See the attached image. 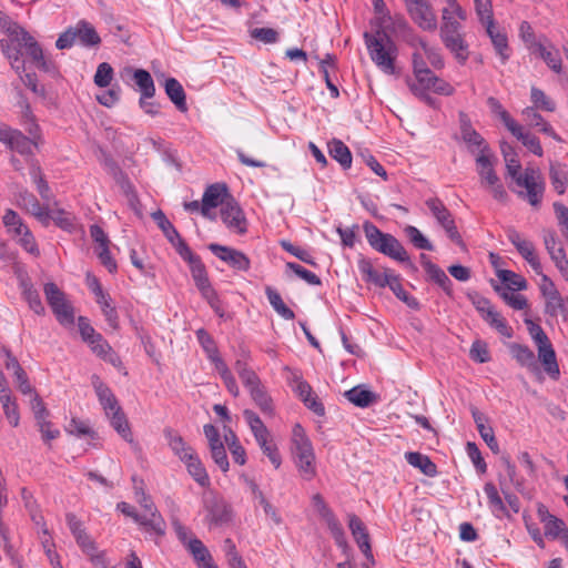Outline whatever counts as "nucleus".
I'll return each mask as SVG.
<instances>
[{"instance_id": "nucleus-8", "label": "nucleus", "mask_w": 568, "mask_h": 568, "mask_svg": "<svg viewBox=\"0 0 568 568\" xmlns=\"http://www.w3.org/2000/svg\"><path fill=\"white\" fill-rule=\"evenodd\" d=\"M203 506L206 511L205 520L211 526L225 525L232 518V509L230 505L222 497H219L213 493L204 495Z\"/></svg>"}, {"instance_id": "nucleus-23", "label": "nucleus", "mask_w": 568, "mask_h": 568, "mask_svg": "<svg viewBox=\"0 0 568 568\" xmlns=\"http://www.w3.org/2000/svg\"><path fill=\"white\" fill-rule=\"evenodd\" d=\"M538 357L544 366L545 372L552 379H558L560 375L559 366L556 359L555 351L550 342H546L537 346Z\"/></svg>"}, {"instance_id": "nucleus-53", "label": "nucleus", "mask_w": 568, "mask_h": 568, "mask_svg": "<svg viewBox=\"0 0 568 568\" xmlns=\"http://www.w3.org/2000/svg\"><path fill=\"white\" fill-rule=\"evenodd\" d=\"M405 235L408 237L409 242L418 250L433 251L434 246L430 241L416 227L413 225H407L404 229Z\"/></svg>"}, {"instance_id": "nucleus-7", "label": "nucleus", "mask_w": 568, "mask_h": 568, "mask_svg": "<svg viewBox=\"0 0 568 568\" xmlns=\"http://www.w3.org/2000/svg\"><path fill=\"white\" fill-rule=\"evenodd\" d=\"M43 292L57 321L63 326H72L74 308L67 300L65 294L52 282L44 284Z\"/></svg>"}, {"instance_id": "nucleus-60", "label": "nucleus", "mask_w": 568, "mask_h": 568, "mask_svg": "<svg viewBox=\"0 0 568 568\" xmlns=\"http://www.w3.org/2000/svg\"><path fill=\"white\" fill-rule=\"evenodd\" d=\"M112 79L113 68L106 62L100 63L94 74V84L99 88H106L110 85Z\"/></svg>"}, {"instance_id": "nucleus-58", "label": "nucleus", "mask_w": 568, "mask_h": 568, "mask_svg": "<svg viewBox=\"0 0 568 568\" xmlns=\"http://www.w3.org/2000/svg\"><path fill=\"white\" fill-rule=\"evenodd\" d=\"M545 535L552 539H560L561 536L568 530L562 519L552 516L544 524Z\"/></svg>"}, {"instance_id": "nucleus-38", "label": "nucleus", "mask_w": 568, "mask_h": 568, "mask_svg": "<svg viewBox=\"0 0 568 568\" xmlns=\"http://www.w3.org/2000/svg\"><path fill=\"white\" fill-rule=\"evenodd\" d=\"M484 491L488 499V507L491 513L496 517H501L507 515V508L505 503L503 501L496 486L493 483H486L484 486Z\"/></svg>"}, {"instance_id": "nucleus-20", "label": "nucleus", "mask_w": 568, "mask_h": 568, "mask_svg": "<svg viewBox=\"0 0 568 568\" xmlns=\"http://www.w3.org/2000/svg\"><path fill=\"white\" fill-rule=\"evenodd\" d=\"M495 162L496 158L493 153L476 155L477 173L480 178L481 184L490 185L499 182V178L494 169Z\"/></svg>"}, {"instance_id": "nucleus-47", "label": "nucleus", "mask_w": 568, "mask_h": 568, "mask_svg": "<svg viewBox=\"0 0 568 568\" xmlns=\"http://www.w3.org/2000/svg\"><path fill=\"white\" fill-rule=\"evenodd\" d=\"M500 148L506 162L507 174L514 180L518 175L523 174L521 164L517 159L516 152L510 145L503 143Z\"/></svg>"}, {"instance_id": "nucleus-36", "label": "nucleus", "mask_w": 568, "mask_h": 568, "mask_svg": "<svg viewBox=\"0 0 568 568\" xmlns=\"http://www.w3.org/2000/svg\"><path fill=\"white\" fill-rule=\"evenodd\" d=\"M426 205L432 212L433 216L436 219L437 223L444 230L455 222L452 216V213L448 211V209L444 205V203L436 197L428 199L426 201Z\"/></svg>"}, {"instance_id": "nucleus-62", "label": "nucleus", "mask_w": 568, "mask_h": 568, "mask_svg": "<svg viewBox=\"0 0 568 568\" xmlns=\"http://www.w3.org/2000/svg\"><path fill=\"white\" fill-rule=\"evenodd\" d=\"M286 267L310 285H321V278L313 272L306 270L302 265L293 262L286 263Z\"/></svg>"}, {"instance_id": "nucleus-22", "label": "nucleus", "mask_w": 568, "mask_h": 568, "mask_svg": "<svg viewBox=\"0 0 568 568\" xmlns=\"http://www.w3.org/2000/svg\"><path fill=\"white\" fill-rule=\"evenodd\" d=\"M20 204L40 222L48 224L50 221V211L47 206L41 205L38 199L27 191L20 193Z\"/></svg>"}, {"instance_id": "nucleus-19", "label": "nucleus", "mask_w": 568, "mask_h": 568, "mask_svg": "<svg viewBox=\"0 0 568 568\" xmlns=\"http://www.w3.org/2000/svg\"><path fill=\"white\" fill-rule=\"evenodd\" d=\"M358 270L365 282L372 283L377 287H386L392 274L394 273L389 268H386L384 273H381L373 267L369 260L365 258L358 262Z\"/></svg>"}, {"instance_id": "nucleus-64", "label": "nucleus", "mask_w": 568, "mask_h": 568, "mask_svg": "<svg viewBox=\"0 0 568 568\" xmlns=\"http://www.w3.org/2000/svg\"><path fill=\"white\" fill-rule=\"evenodd\" d=\"M187 546L195 560L204 562V568H206V565L210 564L211 555L203 542L200 539L194 538L189 541Z\"/></svg>"}, {"instance_id": "nucleus-56", "label": "nucleus", "mask_w": 568, "mask_h": 568, "mask_svg": "<svg viewBox=\"0 0 568 568\" xmlns=\"http://www.w3.org/2000/svg\"><path fill=\"white\" fill-rule=\"evenodd\" d=\"M530 99L536 109L548 112H554L556 110V103L550 98H548L542 90L538 88H531Z\"/></svg>"}, {"instance_id": "nucleus-6", "label": "nucleus", "mask_w": 568, "mask_h": 568, "mask_svg": "<svg viewBox=\"0 0 568 568\" xmlns=\"http://www.w3.org/2000/svg\"><path fill=\"white\" fill-rule=\"evenodd\" d=\"M136 501L143 509V514L136 517V523L143 526L148 531L161 537L165 534L166 524L154 506L150 496L142 488H135Z\"/></svg>"}, {"instance_id": "nucleus-17", "label": "nucleus", "mask_w": 568, "mask_h": 568, "mask_svg": "<svg viewBox=\"0 0 568 568\" xmlns=\"http://www.w3.org/2000/svg\"><path fill=\"white\" fill-rule=\"evenodd\" d=\"M2 354L6 357L4 366L8 371L13 373L19 390L24 395L33 393V387L29 383L28 375L21 367L18 359L8 348H3Z\"/></svg>"}, {"instance_id": "nucleus-51", "label": "nucleus", "mask_w": 568, "mask_h": 568, "mask_svg": "<svg viewBox=\"0 0 568 568\" xmlns=\"http://www.w3.org/2000/svg\"><path fill=\"white\" fill-rule=\"evenodd\" d=\"M0 402L2 404L3 413L10 425L17 427L20 422V414L17 402L9 394H1Z\"/></svg>"}, {"instance_id": "nucleus-2", "label": "nucleus", "mask_w": 568, "mask_h": 568, "mask_svg": "<svg viewBox=\"0 0 568 568\" xmlns=\"http://www.w3.org/2000/svg\"><path fill=\"white\" fill-rule=\"evenodd\" d=\"M365 44L372 61L385 73L395 72L397 47L387 33H364Z\"/></svg>"}, {"instance_id": "nucleus-25", "label": "nucleus", "mask_w": 568, "mask_h": 568, "mask_svg": "<svg viewBox=\"0 0 568 568\" xmlns=\"http://www.w3.org/2000/svg\"><path fill=\"white\" fill-rule=\"evenodd\" d=\"M78 545L81 549L90 556L93 565L99 568H106V559L103 551H98L94 541L87 535L85 531L79 532L74 536Z\"/></svg>"}, {"instance_id": "nucleus-41", "label": "nucleus", "mask_w": 568, "mask_h": 568, "mask_svg": "<svg viewBox=\"0 0 568 568\" xmlns=\"http://www.w3.org/2000/svg\"><path fill=\"white\" fill-rule=\"evenodd\" d=\"M511 356L527 368L536 367V358L534 352L525 345L514 343L509 346Z\"/></svg>"}, {"instance_id": "nucleus-32", "label": "nucleus", "mask_w": 568, "mask_h": 568, "mask_svg": "<svg viewBox=\"0 0 568 568\" xmlns=\"http://www.w3.org/2000/svg\"><path fill=\"white\" fill-rule=\"evenodd\" d=\"M549 179L554 190L559 195L564 194L568 185L567 166L559 162H551L549 165Z\"/></svg>"}, {"instance_id": "nucleus-59", "label": "nucleus", "mask_w": 568, "mask_h": 568, "mask_svg": "<svg viewBox=\"0 0 568 568\" xmlns=\"http://www.w3.org/2000/svg\"><path fill=\"white\" fill-rule=\"evenodd\" d=\"M507 237L511 242V244L515 245V247L517 248L521 256L528 255L529 252L535 250L532 243L530 241L523 239L519 232H517L515 229H509L507 231Z\"/></svg>"}, {"instance_id": "nucleus-43", "label": "nucleus", "mask_w": 568, "mask_h": 568, "mask_svg": "<svg viewBox=\"0 0 568 568\" xmlns=\"http://www.w3.org/2000/svg\"><path fill=\"white\" fill-rule=\"evenodd\" d=\"M265 293L270 304L281 317H283L284 320H293L295 317L294 312L285 305L277 291H275L271 286H267L265 288Z\"/></svg>"}, {"instance_id": "nucleus-35", "label": "nucleus", "mask_w": 568, "mask_h": 568, "mask_svg": "<svg viewBox=\"0 0 568 568\" xmlns=\"http://www.w3.org/2000/svg\"><path fill=\"white\" fill-rule=\"evenodd\" d=\"M106 417L109 418L111 426L125 442L130 444L133 443V436L128 418L121 407L111 412V415Z\"/></svg>"}, {"instance_id": "nucleus-61", "label": "nucleus", "mask_w": 568, "mask_h": 568, "mask_svg": "<svg viewBox=\"0 0 568 568\" xmlns=\"http://www.w3.org/2000/svg\"><path fill=\"white\" fill-rule=\"evenodd\" d=\"M30 174H31L33 182L37 184V190H38L40 196L45 201H50L51 191H50V187H49L47 181L44 180V178L41 173L40 168L38 165H32V168L30 170Z\"/></svg>"}, {"instance_id": "nucleus-9", "label": "nucleus", "mask_w": 568, "mask_h": 568, "mask_svg": "<svg viewBox=\"0 0 568 568\" xmlns=\"http://www.w3.org/2000/svg\"><path fill=\"white\" fill-rule=\"evenodd\" d=\"M459 128L462 140L466 143L470 153L485 154L491 153L485 139L473 128L469 116L465 112H459Z\"/></svg>"}, {"instance_id": "nucleus-39", "label": "nucleus", "mask_w": 568, "mask_h": 568, "mask_svg": "<svg viewBox=\"0 0 568 568\" xmlns=\"http://www.w3.org/2000/svg\"><path fill=\"white\" fill-rule=\"evenodd\" d=\"M329 155L336 160L343 169H349L352 165V153L347 145L339 140H333L328 143Z\"/></svg>"}, {"instance_id": "nucleus-1", "label": "nucleus", "mask_w": 568, "mask_h": 568, "mask_svg": "<svg viewBox=\"0 0 568 568\" xmlns=\"http://www.w3.org/2000/svg\"><path fill=\"white\" fill-rule=\"evenodd\" d=\"M7 37L0 40V48L6 58L10 61L11 67L17 73L24 71V61L21 59L22 51L29 57L39 54V43L37 40L19 23L6 21L1 23Z\"/></svg>"}, {"instance_id": "nucleus-10", "label": "nucleus", "mask_w": 568, "mask_h": 568, "mask_svg": "<svg viewBox=\"0 0 568 568\" xmlns=\"http://www.w3.org/2000/svg\"><path fill=\"white\" fill-rule=\"evenodd\" d=\"M413 21L425 31H434L437 28V18L428 0L414 1L406 4Z\"/></svg>"}, {"instance_id": "nucleus-52", "label": "nucleus", "mask_w": 568, "mask_h": 568, "mask_svg": "<svg viewBox=\"0 0 568 568\" xmlns=\"http://www.w3.org/2000/svg\"><path fill=\"white\" fill-rule=\"evenodd\" d=\"M486 321L491 327H494L500 335L510 338L513 336V329L507 324L506 320L496 311L493 310L488 314L484 315Z\"/></svg>"}, {"instance_id": "nucleus-33", "label": "nucleus", "mask_w": 568, "mask_h": 568, "mask_svg": "<svg viewBox=\"0 0 568 568\" xmlns=\"http://www.w3.org/2000/svg\"><path fill=\"white\" fill-rule=\"evenodd\" d=\"M243 416L257 444H264V439L270 438V432L258 415L251 409H245Z\"/></svg>"}, {"instance_id": "nucleus-3", "label": "nucleus", "mask_w": 568, "mask_h": 568, "mask_svg": "<svg viewBox=\"0 0 568 568\" xmlns=\"http://www.w3.org/2000/svg\"><path fill=\"white\" fill-rule=\"evenodd\" d=\"M364 232L368 244L377 252L414 268V263L403 244L392 234L383 233L371 222L364 223Z\"/></svg>"}, {"instance_id": "nucleus-28", "label": "nucleus", "mask_w": 568, "mask_h": 568, "mask_svg": "<svg viewBox=\"0 0 568 568\" xmlns=\"http://www.w3.org/2000/svg\"><path fill=\"white\" fill-rule=\"evenodd\" d=\"M405 459L410 466L419 469L428 477H435L438 474L436 464L427 455L418 452H407L405 453Z\"/></svg>"}, {"instance_id": "nucleus-13", "label": "nucleus", "mask_w": 568, "mask_h": 568, "mask_svg": "<svg viewBox=\"0 0 568 568\" xmlns=\"http://www.w3.org/2000/svg\"><path fill=\"white\" fill-rule=\"evenodd\" d=\"M227 195V187L224 183H214L209 185L202 196L201 201V214L210 220H214L215 215L212 214V210L219 205L221 207L225 203L223 196Z\"/></svg>"}, {"instance_id": "nucleus-21", "label": "nucleus", "mask_w": 568, "mask_h": 568, "mask_svg": "<svg viewBox=\"0 0 568 568\" xmlns=\"http://www.w3.org/2000/svg\"><path fill=\"white\" fill-rule=\"evenodd\" d=\"M92 386L106 416H110L111 412L121 407L112 390L100 379L99 376H92Z\"/></svg>"}, {"instance_id": "nucleus-29", "label": "nucleus", "mask_w": 568, "mask_h": 568, "mask_svg": "<svg viewBox=\"0 0 568 568\" xmlns=\"http://www.w3.org/2000/svg\"><path fill=\"white\" fill-rule=\"evenodd\" d=\"M164 90L169 99L181 112L187 111L186 97L182 84L174 78L165 80Z\"/></svg>"}, {"instance_id": "nucleus-48", "label": "nucleus", "mask_w": 568, "mask_h": 568, "mask_svg": "<svg viewBox=\"0 0 568 568\" xmlns=\"http://www.w3.org/2000/svg\"><path fill=\"white\" fill-rule=\"evenodd\" d=\"M133 79L141 91V98H152L154 95V82L148 71L143 69L135 70L133 73Z\"/></svg>"}, {"instance_id": "nucleus-63", "label": "nucleus", "mask_w": 568, "mask_h": 568, "mask_svg": "<svg viewBox=\"0 0 568 568\" xmlns=\"http://www.w3.org/2000/svg\"><path fill=\"white\" fill-rule=\"evenodd\" d=\"M211 457L223 473L230 468L227 455L223 443L210 446Z\"/></svg>"}, {"instance_id": "nucleus-16", "label": "nucleus", "mask_w": 568, "mask_h": 568, "mask_svg": "<svg viewBox=\"0 0 568 568\" xmlns=\"http://www.w3.org/2000/svg\"><path fill=\"white\" fill-rule=\"evenodd\" d=\"M440 38L445 47L454 54L458 63L465 64L469 58V50L460 30L454 33L440 34Z\"/></svg>"}, {"instance_id": "nucleus-49", "label": "nucleus", "mask_w": 568, "mask_h": 568, "mask_svg": "<svg viewBox=\"0 0 568 568\" xmlns=\"http://www.w3.org/2000/svg\"><path fill=\"white\" fill-rule=\"evenodd\" d=\"M151 216L170 243L179 239L180 233L169 221L163 211L158 210L153 212Z\"/></svg>"}, {"instance_id": "nucleus-15", "label": "nucleus", "mask_w": 568, "mask_h": 568, "mask_svg": "<svg viewBox=\"0 0 568 568\" xmlns=\"http://www.w3.org/2000/svg\"><path fill=\"white\" fill-rule=\"evenodd\" d=\"M0 141L20 154L32 153V141L18 130L7 126L0 128Z\"/></svg>"}, {"instance_id": "nucleus-4", "label": "nucleus", "mask_w": 568, "mask_h": 568, "mask_svg": "<svg viewBox=\"0 0 568 568\" xmlns=\"http://www.w3.org/2000/svg\"><path fill=\"white\" fill-rule=\"evenodd\" d=\"M292 453L302 477L311 480L316 474L315 454L310 438L300 424H295L292 430Z\"/></svg>"}, {"instance_id": "nucleus-46", "label": "nucleus", "mask_w": 568, "mask_h": 568, "mask_svg": "<svg viewBox=\"0 0 568 568\" xmlns=\"http://www.w3.org/2000/svg\"><path fill=\"white\" fill-rule=\"evenodd\" d=\"M515 126L516 129L514 131H510L511 134L516 136L518 140H520L530 152L538 156H541L542 148L540 145L539 139L529 132H524L523 126L519 125L517 122Z\"/></svg>"}, {"instance_id": "nucleus-44", "label": "nucleus", "mask_w": 568, "mask_h": 568, "mask_svg": "<svg viewBox=\"0 0 568 568\" xmlns=\"http://www.w3.org/2000/svg\"><path fill=\"white\" fill-rule=\"evenodd\" d=\"M95 302L99 304L109 326L113 329H118L119 328V316H118L115 307L112 304V300H111L110 295L105 293V294L97 297Z\"/></svg>"}, {"instance_id": "nucleus-37", "label": "nucleus", "mask_w": 568, "mask_h": 568, "mask_svg": "<svg viewBox=\"0 0 568 568\" xmlns=\"http://www.w3.org/2000/svg\"><path fill=\"white\" fill-rule=\"evenodd\" d=\"M409 43L413 47L418 45L434 68L440 69L444 67V61L438 48L429 45L424 39L414 34L410 37Z\"/></svg>"}, {"instance_id": "nucleus-34", "label": "nucleus", "mask_w": 568, "mask_h": 568, "mask_svg": "<svg viewBox=\"0 0 568 568\" xmlns=\"http://www.w3.org/2000/svg\"><path fill=\"white\" fill-rule=\"evenodd\" d=\"M183 463L185 464L189 474L199 485H201L202 487H206L210 485L209 475L195 453L189 455V457L184 459Z\"/></svg>"}, {"instance_id": "nucleus-26", "label": "nucleus", "mask_w": 568, "mask_h": 568, "mask_svg": "<svg viewBox=\"0 0 568 568\" xmlns=\"http://www.w3.org/2000/svg\"><path fill=\"white\" fill-rule=\"evenodd\" d=\"M486 27V32L489 36L496 53L499 55L501 63H506L509 59L508 40L504 32L496 28L494 21H489Z\"/></svg>"}, {"instance_id": "nucleus-54", "label": "nucleus", "mask_w": 568, "mask_h": 568, "mask_svg": "<svg viewBox=\"0 0 568 568\" xmlns=\"http://www.w3.org/2000/svg\"><path fill=\"white\" fill-rule=\"evenodd\" d=\"M428 277L440 286L447 294L452 293V281L446 273L436 264H427L425 270Z\"/></svg>"}, {"instance_id": "nucleus-50", "label": "nucleus", "mask_w": 568, "mask_h": 568, "mask_svg": "<svg viewBox=\"0 0 568 568\" xmlns=\"http://www.w3.org/2000/svg\"><path fill=\"white\" fill-rule=\"evenodd\" d=\"M497 276L510 291H523L527 288L526 280L513 271L498 270Z\"/></svg>"}, {"instance_id": "nucleus-42", "label": "nucleus", "mask_w": 568, "mask_h": 568, "mask_svg": "<svg viewBox=\"0 0 568 568\" xmlns=\"http://www.w3.org/2000/svg\"><path fill=\"white\" fill-rule=\"evenodd\" d=\"M345 397L358 407H367L376 399V395L373 392L361 386L347 390Z\"/></svg>"}, {"instance_id": "nucleus-30", "label": "nucleus", "mask_w": 568, "mask_h": 568, "mask_svg": "<svg viewBox=\"0 0 568 568\" xmlns=\"http://www.w3.org/2000/svg\"><path fill=\"white\" fill-rule=\"evenodd\" d=\"M210 362L213 364L214 368L216 369V372L223 379L224 385H225L226 389L229 390V393L231 395H233L234 397H237L240 395L239 385H237L234 376L232 375L230 368L227 367L226 363L224 362V359L219 354L215 357H213L212 359H210Z\"/></svg>"}, {"instance_id": "nucleus-57", "label": "nucleus", "mask_w": 568, "mask_h": 568, "mask_svg": "<svg viewBox=\"0 0 568 568\" xmlns=\"http://www.w3.org/2000/svg\"><path fill=\"white\" fill-rule=\"evenodd\" d=\"M195 334L209 361L220 354L214 339L204 328L197 329Z\"/></svg>"}, {"instance_id": "nucleus-18", "label": "nucleus", "mask_w": 568, "mask_h": 568, "mask_svg": "<svg viewBox=\"0 0 568 568\" xmlns=\"http://www.w3.org/2000/svg\"><path fill=\"white\" fill-rule=\"evenodd\" d=\"M348 526L364 556L374 562L369 537L363 521L356 515H351Z\"/></svg>"}, {"instance_id": "nucleus-11", "label": "nucleus", "mask_w": 568, "mask_h": 568, "mask_svg": "<svg viewBox=\"0 0 568 568\" xmlns=\"http://www.w3.org/2000/svg\"><path fill=\"white\" fill-rule=\"evenodd\" d=\"M221 219L226 227L237 234H244L247 231V221L244 212L234 199L225 201L220 211Z\"/></svg>"}, {"instance_id": "nucleus-55", "label": "nucleus", "mask_w": 568, "mask_h": 568, "mask_svg": "<svg viewBox=\"0 0 568 568\" xmlns=\"http://www.w3.org/2000/svg\"><path fill=\"white\" fill-rule=\"evenodd\" d=\"M487 105L489 106L493 113L497 114L500 118V120L509 131H514L516 129V121L503 108L501 103L496 98L489 97L487 99Z\"/></svg>"}, {"instance_id": "nucleus-31", "label": "nucleus", "mask_w": 568, "mask_h": 568, "mask_svg": "<svg viewBox=\"0 0 568 568\" xmlns=\"http://www.w3.org/2000/svg\"><path fill=\"white\" fill-rule=\"evenodd\" d=\"M74 27L77 40L83 47H95L101 43V38L94 27L85 20H80Z\"/></svg>"}, {"instance_id": "nucleus-27", "label": "nucleus", "mask_w": 568, "mask_h": 568, "mask_svg": "<svg viewBox=\"0 0 568 568\" xmlns=\"http://www.w3.org/2000/svg\"><path fill=\"white\" fill-rule=\"evenodd\" d=\"M534 53L538 54L540 59L556 73H560L562 69V60L560 53L551 44L545 45L542 43L534 44Z\"/></svg>"}, {"instance_id": "nucleus-12", "label": "nucleus", "mask_w": 568, "mask_h": 568, "mask_svg": "<svg viewBox=\"0 0 568 568\" xmlns=\"http://www.w3.org/2000/svg\"><path fill=\"white\" fill-rule=\"evenodd\" d=\"M209 250L221 261L237 271L246 272L250 270V258L241 251L230 246H224L216 243H211Z\"/></svg>"}, {"instance_id": "nucleus-45", "label": "nucleus", "mask_w": 568, "mask_h": 568, "mask_svg": "<svg viewBox=\"0 0 568 568\" xmlns=\"http://www.w3.org/2000/svg\"><path fill=\"white\" fill-rule=\"evenodd\" d=\"M252 400L260 408V410L265 415H272L274 412L273 402L268 396L265 387L261 384L257 387L251 389L250 392Z\"/></svg>"}, {"instance_id": "nucleus-40", "label": "nucleus", "mask_w": 568, "mask_h": 568, "mask_svg": "<svg viewBox=\"0 0 568 568\" xmlns=\"http://www.w3.org/2000/svg\"><path fill=\"white\" fill-rule=\"evenodd\" d=\"M224 439L234 462L239 465H244L246 463L245 449L240 444L237 436L231 428L225 429Z\"/></svg>"}, {"instance_id": "nucleus-5", "label": "nucleus", "mask_w": 568, "mask_h": 568, "mask_svg": "<svg viewBox=\"0 0 568 568\" xmlns=\"http://www.w3.org/2000/svg\"><path fill=\"white\" fill-rule=\"evenodd\" d=\"M517 187L516 194L528 201L531 206H538L545 193V181L538 168L527 166L523 174L513 180Z\"/></svg>"}, {"instance_id": "nucleus-14", "label": "nucleus", "mask_w": 568, "mask_h": 568, "mask_svg": "<svg viewBox=\"0 0 568 568\" xmlns=\"http://www.w3.org/2000/svg\"><path fill=\"white\" fill-rule=\"evenodd\" d=\"M544 244L561 276L568 281V258L562 245L558 242L555 232L547 231L544 233Z\"/></svg>"}, {"instance_id": "nucleus-24", "label": "nucleus", "mask_w": 568, "mask_h": 568, "mask_svg": "<svg viewBox=\"0 0 568 568\" xmlns=\"http://www.w3.org/2000/svg\"><path fill=\"white\" fill-rule=\"evenodd\" d=\"M163 434L169 447L173 454L180 458L181 462L186 459L189 455L194 454L193 448L187 445L183 437L174 429L165 428Z\"/></svg>"}]
</instances>
